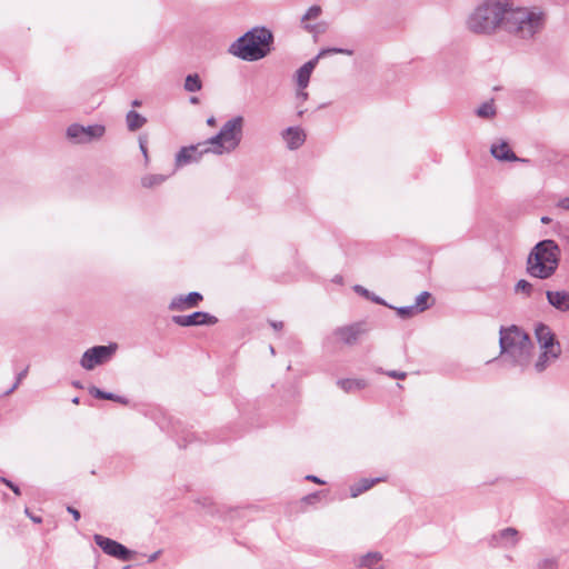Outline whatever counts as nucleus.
<instances>
[{
  "instance_id": "46",
  "label": "nucleus",
  "mask_w": 569,
  "mask_h": 569,
  "mask_svg": "<svg viewBox=\"0 0 569 569\" xmlns=\"http://www.w3.org/2000/svg\"><path fill=\"white\" fill-rule=\"evenodd\" d=\"M158 556H159V551H157V552L152 553V555L149 557V560H148V561H149V562L154 561V560L158 558Z\"/></svg>"
},
{
  "instance_id": "36",
  "label": "nucleus",
  "mask_w": 569,
  "mask_h": 569,
  "mask_svg": "<svg viewBox=\"0 0 569 569\" xmlns=\"http://www.w3.org/2000/svg\"><path fill=\"white\" fill-rule=\"evenodd\" d=\"M388 377L395 378V379H405L407 373L403 371H397V370H389L385 372Z\"/></svg>"
},
{
  "instance_id": "23",
  "label": "nucleus",
  "mask_w": 569,
  "mask_h": 569,
  "mask_svg": "<svg viewBox=\"0 0 569 569\" xmlns=\"http://www.w3.org/2000/svg\"><path fill=\"white\" fill-rule=\"evenodd\" d=\"M496 113H497V110H496L495 102L492 99L481 103L476 110V114L479 118H483V119H492L496 116Z\"/></svg>"
},
{
  "instance_id": "28",
  "label": "nucleus",
  "mask_w": 569,
  "mask_h": 569,
  "mask_svg": "<svg viewBox=\"0 0 569 569\" xmlns=\"http://www.w3.org/2000/svg\"><path fill=\"white\" fill-rule=\"evenodd\" d=\"M382 559V555L378 551H370L361 557L360 567H372Z\"/></svg>"
},
{
  "instance_id": "40",
  "label": "nucleus",
  "mask_w": 569,
  "mask_h": 569,
  "mask_svg": "<svg viewBox=\"0 0 569 569\" xmlns=\"http://www.w3.org/2000/svg\"><path fill=\"white\" fill-rule=\"evenodd\" d=\"M558 207L565 210H569V197L562 198L558 202Z\"/></svg>"
},
{
  "instance_id": "9",
  "label": "nucleus",
  "mask_w": 569,
  "mask_h": 569,
  "mask_svg": "<svg viewBox=\"0 0 569 569\" xmlns=\"http://www.w3.org/2000/svg\"><path fill=\"white\" fill-rule=\"evenodd\" d=\"M369 331L366 322L359 321L351 325L338 327L333 330L332 336L341 343L347 346L356 345L359 339Z\"/></svg>"
},
{
  "instance_id": "44",
  "label": "nucleus",
  "mask_w": 569,
  "mask_h": 569,
  "mask_svg": "<svg viewBox=\"0 0 569 569\" xmlns=\"http://www.w3.org/2000/svg\"><path fill=\"white\" fill-rule=\"evenodd\" d=\"M26 513L30 517V519L36 522V523H40L42 521V519L40 517H36V516H31L29 513V509H26Z\"/></svg>"
},
{
  "instance_id": "50",
  "label": "nucleus",
  "mask_w": 569,
  "mask_h": 569,
  "mask_svg": "<svg viewBox=\"0 0 569 569\" xmlns=\"http://www.w3.org/2000/svg\"><path fill=\"white\" fill-rule=\"evenodd\" d=\"M72 402H73V403H79V398H78V397L73 398V399H72Z\"/></svg>"
},
{
  "instance_id": "24",
  "label": "nucleus",
  "mask_w": 569,
  "mask_h": 569,
  "mask_svg": "<svg viewBox=\"0 0 569 569\" xmlns=\"http://www.w3.org/2000/svg\"><path fill=\"white\" fill-rule=\"evenodd\" d=\"M90 395L98 399L112 400L121 403H127V400L123 397L117 396L112 392L103 391L97 387L90 388Z\"/></svg>"
},
{
  "instance_id": "21",
  "label": "nucleus",
  "mask_w": 569,
  "mask_h": 569,
  "mask_svg": "<svg viewBox=\"0 0 569 569\" xmlns=\"http://www.w3.org/2000/svg\"><path fill=\"white\" fill-rule=\"evenodd\" d=\"M337 385L345 392H353L357 390L365 389L367 387V381L363 379H339Z\"/></svg>"
},
{
  "instance_id": "34",
  "label": "nucleus",
  "mask_w": 569,
  "mask_h": 569,
  "mask_svg": "<svg viewBox=\"0 0 569 569\" xmlns=\"http://www.w3.org/2000/svg\"><path fill=\"white\" fill-rule=\"evenodd\" d=\"M27 373L28 367L17 375L16 382L8 391L4 392V396L12 393L19 387L20 382L26 378Z\"/></svg>"
},
{
  "instance_id": "12",
  "label": "nucleus",
  "mask_w": 569,
  "mask_h": 569,
  "mask_svg": "<svg viewBox=\"0 0 569 569\" xmlns=\"http://www.w3.org/2000/svg\"><path fill=\"white\" fill-rule=\"evenodd\" d=\"M172 321L181 327L191 326H212L218 322V319L204 311H196L188 316H173Z\"/></svg>"
},
{
  "instance_id": "15",
  "label": "nucleus",
  "mask_w": 569,
  "mask_h": 569,
  "mask_svg": "<svg viewBox=\"0 0 569 569\" xmlns=\"http://www.w3.org/2000/svg\"><path fill=\"white\" fill-rule=\"evenodd\" d=\"M535 335L540 349H556V346H560L555 333L545 323L537 325Z\"/></svg>"
},
{
  "instance_id": "47",
  "label": "nucleus",
  "mask_w": 569,
  "mask_h": 569,
  "mask_svg": "<svg viewBox=\"0 0 569 569\" xmlns=\"http://www.w3.org/2000/svg\"><path fill=\"white\" fill-rule=\"evenodd\" d=\"M190 102H191L192 104H197V103H199V99H198L197 97H191V98H190Z\"/></svg>"
},
{
  "instance_id": "4",
  "label": "nucleus",
  "mask_w": 569,
  "mask_h": 569,
  "mask_svg": "<svg viewBox=\"0 0 569 569\" xmlns=\"http://www.w3.org/2000/svg\"><path fill=\"white\" fill-rule=\"evenodd\" d=\"M499 345L501 353L510 358L515 366L525 368L530 363L533 345L529 335L521 328L517 326L502 327Z\"/></svg>"
},
{
  "instance_id": "42",
  "label": "nucleus",
  "mask_w": 569,
  "mask_h": 569,
  "mask_svg": "<svg viewBox=\"0 0 569 569\" xmlns=\"http://www.w3.org/2000/svg\"><path fill=\"white\" fill-rule=\"evenodd\" d=\"M269 323L277 331L281 330L283 328V322L282 321H273V320H271Z\"/></svg>"
},
{
  "instance_id": "35",
  "label": "nucleus",
  "mask_w": 569,
  "mask_h": 569,
  "mask_svg": "<svg viewBox=\"0 0 569 569\" xmlns=\"http://www.w3.org/2000/svg\"><path fill=\"white\" fill-rule=\"evenodd\" d=\"M1 481L9 487L17 496L21 495L20 488L7 478H1Z\"/></svg>"
},
{
  "instance_id": "8",
  "label": "nucleus",
  "mask_w": 569,
  "mask_h": 569,
  "mask_svg": "<svg viewBox=\"0 0 569 569\" xmlns=\"http://www.w3.org/2000/svg\"><path fill=\"white\" fill-rule=\"evenodd\" d=\"M104 127L101 124H92L83 127L73 123L67 129V137L74 143H89L101 138L104 133Z\"/></svg>"
},
{
  "instance_id": "33",
  "label": "nucleus",
  "mask_w": 569,
  "mask_h": 569,
  "mask_svg": "<svg viewBox=\"0 0 569 569\" xmlns=\"http://www.w3.org/2000/svg\"><path fill=\"white\" fill-rule=\"evenodd\" d=\"M320 13H321V8L319 6H312L303 14L302 21L317 19L320 16Z\"/></svg>"
},
{
  "instance_id": "31",
  "label": "nucleus",
  "mask_w": 569,
  "mask_h": 569,
  "mask_svg": "<svg viewBox=\"0 0 569 569\" xmlns=\"http://www.w3.org/2000/svg\"><path fill=\"white\" fill-rule=\"evenodd\" d=\"M397 313L399 317L403 318V319H408V318H411L413 317L415 315L419 313L415 308H413V305L411 306H406V307H400V308H397Z\"/></svg>"
},
{
  "instance_id": "7",
  "label": "nucleus",
  "mask_w": 569,
  "mask_h": 569,
  "mask_svg": "<svg viewBox=\"0 0 569 569\" xmlns=\"http://www.w3.org/2000/svg\"><path fill=\"white\" fill-rule=\"evenodd\" d=\"M329 53H342V54L351 56L353 53V51L349 50V49H341V48L322 49L316 58L309 60L308 62H306L302 67H300L297 70L296 81H297V86L299 88L306 89L308 87L311 73H312L313 69L316 68L318 60Z\"/></svg>"
},
{
  "instance_id": "43",
  "label": "nucleus",
  "mask_w": 569,
  "mask_h": 569,
  "mask_svg": "<svg viewBox=\"0 0 569 569\" xmlns=\"http://www.w3.org/2000/svg\"><path fill=\"white\" fill-rule=\"evenodd\" d=\"M306 479H307V480H310V481H313V482H316V483H319V485H323V483H325V481H323V480H321L320 478H318V477H316V476H311V475H310V476H307V477H306Z\"/></svg>"
},
{
  "instance_id": "10",
  "label": "nucleus",
  "mask_w": 569,
  "mask_h": 569,
  "mask_svg": "<svg viewBox=\"0 0 569 569\" xmlns=\"http://www.w3.org/2000/svg\"><path fill=\"white\" fill-rule=\"evenodd\" d=\"M93 540L106 555L119 559L121 561H129L133 555V551L128 549L122 543L113 539L107 538L102 535H94Z\"/></svg>"
},
{
  "instance_id": "19",
  "label": "nucleus",
  "mask_w": 569,
  "mask_h": 569,
  "mask_svg": "<svg viewBox=\"0 0 569 569\" xmlns=\"http://www.w3.org/2000/svg\"><path fill=\"white\" fill-rule=\"evenodd\" d=\"M282 138L290 150H296L306 141V133L301 128L289 127L282 132Z\"/></svg>"
},
{
  "instance_id": "14",
  "label": "nucleus",
  "mask_w": 569,
  "mask_h": 569,
  "mask_svg": "<svg viewBox=\"0 0 569 569\" xmlns=\"http://www.w3.org/2000/svg\"><path fill=\"white\" fill-rule=\"evenodd\" d=\"M202 299V295L196 291L190 292L187 296H176L171 299L169 309L172 311H183L197 307Z\"/></svg>"
},
{
  "instance_id": "48",
  "label": "nucleus",
  "mask_w": 569,
  "mask_h": 569,
  "mask_svg": "<svg viewBox=\"0 0 569 569\" xmlns=\"http://www.w3.org/2000/svg\"><path fill=\"white\" fill-rule=\"evenodd\" d=\"M550 221H551V219H550V218H548V217H542V218H541V222H542V223H549Z\"/></svg>"
},
{
  "instance_id": "26",
  "label": "nucleus",
  "mask_w": 569,
  "mask_h": 569,
  "mask_svg": "<svg viewBox=\"0 0 569 569\" xmlns=\"http://www.w3.org/2000/svg\"><path fill=\"white\" fill-rule=\"evenodd\" d=\"M167 179L164 174H147L142 177L141 184L144 188H153L163 183Z\"/></svg>"
},
{
  "instance_id": "27",
  "label": "nucleus",
  "mask_w": 569,
  "mask_h": 569,
  "mask_svg": "<svg viewBox=\"0 0 569 569\" xmlns=\"http://www.w3.org/2000/svg\"><path fill=\"white\" fill-rule=\"evenodd\" d=\"M431 299V295L428 291H422L416 298V302L413 303V308L420 313L430 308L429 300Z\"/></svg>"
},
{
  "instance_id": "2",
  "label": "nucleus",
  "mask_w": 569,
  "mask_h": 569,
  "mask_svg": "<svg viewBox=\"0 0 569 569\" xmlns=\"http://www.w3.org/2000/svg\"><path fill=\"white\" fill-rule=\"evenodd\" d=\"M273 42L272 32L266 27H254L231 43L229 52L243 61H258L267 57Z\"/></svg>"
},
{
  "instance_id": "18",
  "label": "nucleus",
  "mask_w": 569,
  "mask_h": 569,
  "mask_svg": "<svg viewBox=\"0 0 569 569\" xmlns=\"http://www.w3.org/2000/svg\"><path fill=\"white\" fill-rule=\"evenodd\" d=\"M561 355V346H556V349H541V352L536 360L533 368L537 372H543L551 363H553Z\"/></svg>"
},
{
  "instance_id": "30",
  "label": "nucleus",
  "mask_w": 569,
  "mask_h": 569,
  "mask_svg": "<svg viewBox=\"0 0 569 569\" xmlns=\"http://www.w3.org/2000/svg\"><path fill=\"white\" fill-rule=\"evenodd\" d=\"M515 290L516 292H522L526 296H530L532 292V284L529 281L521 279L516 283Z\"/></svg>"
},
{
  "instance_id": "1",
  "label": "nucleus",
  "mask_w": 569,
  "mask_h": 569,
  "mask_svg": "<svg viewBox=\"0 0 569 569\" xmlns=\"http://www.w3.org/2000/svg\"><path fill=\"white\" fill-rule=\"evenodd\" d=\"M543 13L513 8L511 0H482L467 16L466 29L476 36H493L499 30L520 39H530L543 27Z\"/></svg>"
},
{
  "instance_id": "32",
  "label": "nucleus",
  "mask_w": 569,
  "mask_h": 569,
  "mask_svg": "<svg viewBox=\"0 0 569 569\" xmlns=\"http://www.w3.org/2000/svg\"><path fill=\"white\" fill-rule=\"evenodd\" d=\"M538 569H557L558 560L556 558H545L537 563Z\"/></svg>"
},
{
  "instance_id": "39",
  "label": "nucleus",
  "mask_w": 569,
  "mask_h": 569,
  "mask_svg": "<svg viewBox=\"0 0 569 569\" xmlns=\"http://www.w3.org/2000/svg\"><path fill=\"white\" fill-rule=\"evenodd\" d=\"M139 146H140V150H141L142 154L144 156V159L148 160V150H147L146 141L142 140L141 138L139 139Z\"/></svg>"
},
{
  "instance_id": "17",
  "label": "nucleus",
  "mask_w": 569,
  "mask_h": 569,
  "mask_svg": "<svg viewBox=\"0 0 569 569\" xmlns=\"http://www.w3.org/2000/svg\"><path fill=\"white\" fill-rule=\"evenodd\" d=\"M548 303L560 312L569 311V291L548 290L546 292Z\"/></svg>"
},
{
  "instance_id": "3",
  "label": "nucleus",
  "mask_w": 569,
  "mask_h": 569,
  "mask_svg": "<svg viewBox=\"0 0 569 569\" xmlns=\"http://www.w3.org/2000/svg\"><path fill=\"white\" fill-rule=\"evenodd\" d=\"M561 250L551 239L539 241L530 251L527 259V272L537 279H549L558 269Z\"/></svg>"
},
{
  "instance_id": "37",
  "label": "nucleus",
  "mask_w": 569,
  "mask_h": 569,
  "mask_svg": "<svg viewBox=\"0 0 569 569\" xmlns=\"http://www.w3.org/2000/svg\"><path fill=\"white\" fill-rule=\"evenodd\" d=\"M296 98L298 101L305 102L308 99V93L305 91V89L298 87Z\"/></svg>"
},
{
  "instance_id": "25",
  "label": "nucleus",
  "mask_w": 569,
  "mask_h": 569,
  "mask_svg": "<svg viewBox=\"0 0 569 569\" xmlns=\"http://www.w3.org/2000/svg\"><path fill=\"white\" fill-rule=\"evenodd\" d=\"M184 90L188 92H198L202 88V81L197 73L188 74L184 80Z\"/></svg>"
},
{
  "instance_id": "5",
  "label": "nucleus",
  "mask_w": 569,
  "mask_h": 569,
  "mask_svg": "<svg viewBox=\"0 0 569 569\" xmlns=\"http://www.w3.org/2000/svg\"><path fill=\"white\" fill-rule=\"evenodd\" d=\"M243 126L242 116H236L226 121L217 134L207 139L211 153L221 156L238 149L243 138Z\"/></svg>"
},
{
  "instance_id": "13",
  "label": "nucleus",
  "mask_w": 569,
  "mask_h": 569,
  "mask_svg": "<svg viewBox=\"0 0 569 569\" xmlns=\"http://www.w3.org/2000/svg\"><path fill=\"white\" fill-rule=\"evenodd\" d=\"M518 530L515 528H505L493 533L489 539L492 548H512L518 543Z\"/></svg>"
},
{
  "instance_id": "6",
  "label": "nucleus",
  "mask_w": 569,
  "mask_h": 569,
  "mask_svg": "<svg viewBox=\"0 0 569 569\" xmlns=\"http://www.w3.org/2000/svg\"><path fill=\"white\" fill-rule=\"evenodd\" d=\"M118 345L111 342L107 346H94L86 350L80 359L84 370H93L97 366L108 362L116 353Z\"/></svg>"
},
{
  "instance_id": "11",
  "label": "nucleus",
  "mask_w": 569,
  "mask_h": 569,
  "mask_svg": "<svg viewBox=\"0 0 569 569\" xmlns=\"http://www.w3.org/2000/svg\"><path fill=\"white\" fill-rule=\"evenodd\" d=\"M210 144L207 140L189 147H182L176 154V166L183 167L192 162H198L206 153H211Z\"/></svg>"
},
{
  "instance_id": "16",
  "label": "nucleus",
  "mask_w": 569,
  "mask_h": 569,
  "mask_svg": "<svg viewBox=\"0 0 569 569\" xmlns=\"http://www.w3.org/2000/svg\"><path fill=\"white\" fill-rule=\"evenodd\" d=\"M490 153L492 157L499 161H521L527 162V159H520L516 156V153L510 149L509 144L501 140L497 143H492L490 148Z\"/></svg>"
},
{
  "instance_id": "41",
  "label": "nucleus",
  "mask_w": 569,
  "mask_h": 569,
  "mask_svg": "<svg viewBox=\"0 0 569 569\" xmlns=\"http://www.w3.org/2000/svg\"><path fill=\"white\" fill-rule=\"evenodd\" d=\"M67 510H68L69 513L72 515L74 520H79L80 519V512L77 509H74L73 507H68Z\"/></svg>"
},
{
  "instance_id": "49",
  "label": "nucleus",
  "mask_w": 569,
  "mask_h": 569,
  "mask_svg": "<svg viewBox=\"0 0 569 569\" xmlns=\"http://www.w3.org/2000/svg\"><path fill=\"white\" fill-rule=\"evenodd\" d=\"M132 106H133V107H140V106H141V101H139V100H133V101H132Z\"/></svg>"
},
{
  "instance_id": "51",
  "label": "nucleus",
  "mask_w": 569,
  "mask_h": 569,
  "mask_svg": "<svg viewBox=\"0 0 569 569\" xmlns=\"http://www.w3.org/2000/svg\"><path fill=\"white\" fill-rule=\"evenodd\" d=\"M270 352L274 355V348L272 346H270Z\"/></svg>"
},
{
  "instance_id": "45",
  "label": "nucleus",
  "mask_w": 569,
  "mask_h": 569,
  "mask_svg": "<svg viewBox=\"0 0 569 569\" xmlns=\"http://www.w3.org/2000/svg\"><path fill=\"white\" fill-rule=\"evenodd\" d=\"M207 124H208V126H214V124H216V119H214V117H210V118H208V119H207Z\"/></svg>"
},
{
  "instance_id": "29",
  "label": "nucleus",
  "mask_w": 569,
  "mask_h": 569,
  "mask_svg": "<svg viewBox=\"0 0 569 569\" xmlns=\"http://www.w3.org/2000/svg\"><path fill=\"white\" fill-rule=\"evenodd\" d=\"M353 290L359 293L360 296L378 303V305H382V306H387V303L385 302L383 299H381L380 297L376 296L375 293L370 292L368 289H366L365 287L360 286V284H356L353 287Z\"/></svg>"
},
{
  "instance_id": "38",
  "label": "nucleus",
  "mask_w": 569,
  "mask_h": 569,
  "mask_svg": "<svg viewBox=\"0 0 569 569\" xmlns=\"http://www.w3.org/2000/svg\"><path fill=\"white\" fill-rule=\"evenodd\" d=\"M319 496H320V492H315V493L307 495L303 498V501L307 502V503H313V502H316L319 499Z\"/></svg>"
},
{
  "instance_id": "22",
  "label": "nucleus",
  "mask_w": 569,
  "mask_h": 569,
  "mask_svg": "<svg viewBox=\"0 0 569 569\" xmlns=\"http://www.w3.org/2000/svg\"><path fill=\"white\" fill-rule=\"evenodd\" d=\"M127 127L130 131H137L144 126L147 119L137 111H129L126 116Z\"/></svg>"
},
{
  "instance_id": "20",
  "label": "nucleus",
  "mask_w": 569,
  "mask_h": 569,
  "mask_svg": "<svg viewBox=\"0 0 569 569\" xmlns=\"http://www.w3.org/2000/svg\"><path fill=\"white\" fill-rule=\"evenodd\" d=\"M379 481H381V478H373V479L363 478L350 487V496L352 498H356V497L360 496L361 493H363L365 491L371 489Z\"/></svg>"
}]
</instances>
